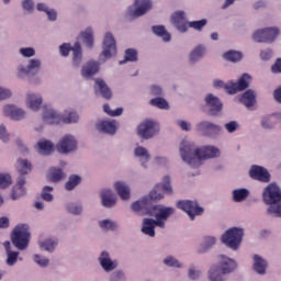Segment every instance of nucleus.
<instances>
[{
  "mask_svg": "<svg viewBox=\"0 0 281 281\" xmlns=\"http://www.w3.org/2000/svg\"><path fill=\"white\" fill-rule=\"evenodd\" d=\"M249 176L254 180H258L260 182H269L270 181V173L268 172L267 169L260 166H251L249 170Z\"/></svg>",
  "mask_w": 281,
  "mask_h": 281,
  "instance_id": "obj_24",
  "label": "nucleus"
},
{
  "mask_svg": "<svg viewBox=\"0 0 281 281\" xmlns=\"http://www.w3.org/2000/svg\"><path fill=\"white\" fill-rule=\"evenodd\" d=\"M114 190L121 201H131V187L125 181L119 180L114 182Z\"/></svg>",
  "mask_w": 281,
  "mask_h": 281,
  "instance_id": "obj_26",
  "label": "nucleus"
},
{
  "mask_svg": "<svg viewBox=\"0 0 281 281\" xmlns=\"http://www.w3.org/2000/svg\"><path fill=\"white\" fill-rule=\"evenodd\" d=\"M224 59L233 63H237L243 58L241 53L235 52V50H229L223 55Z\"/></svg>",
  "mask_w": 281,
  "mask_h": 281,
  "instance_id": "obj_52",
  "label": "nucleus"
},
{
  "mask_svg": "<svg viewBox=\"0 0 281 281\" xmlns=\"http://www.w3.org/2000/svg\"><path fill=\"white\" fill-rule=\"evenodd\" d=\"M150 9H153V1L142 0V14H146Z\"/></svg>",
  "mask_w": 281,
  "mask_h": 281,
  "instance_id": "obj_63",
  "label": "nucleus"
},
{
  "mask_svg": "<svg viewBox=\"0 0 281 281\" xmlns=\"http://www.w3.org/2000/svg\"><path fill=\"white\" fill-rule=\"evenodd\" d=\"M98 262L105 273H113V271H115V269L120 267V262L117 261V259H113L111 257V252L106 250H102L99 254Z\"/></svg>",
  "mask_w": 281,
  "mask_h": 281,
  "instance_id": "obj_10",
  "label": "nucleus"
},
{
  "mask_svg": "<svg viewBox=\"0 0 281 281\" xmlns=\"http://www.w3.org/2000/svg\"><path fill=\"white\" fill-rule=\"evenodd\" d=\"M21 5L24 12H27L29 14L34 12V0H22Z\"/></svg>",
  "mask_w": 281,
  "mask_h": 281,
  "instance_id": "obj_55",
  "label": "nucleus"
},
{
  "mask_svg": "<svg viewBox=\"0 0 281 281\" xmlns=\"http://www.w3.org/2000/svg\"><path fill=\"white\" fill-rule=\"evenodd\" d=\"M25 183H27V179H25V177H19L16 179V182L11 190L12 201H19V199L27 194V189L25 188Z\"/></svg>",
  "mask_w": 281,
  "mask_h": 281,
  "instance_id": "obj_20",
  "label": "nucleus"
},
{
  "mask_svg": "<svg viewBox=\"0 0 281 281\" xmlns=\"http://www.w3.org/2000/svg\"><path fill=\"white\" fill-rule=\"evenodd\" d=\"M95 130L104 135H115L117 133V122L115 120L100 119L95 123Z\"/></svg>",
  "mask_w": 281,
  "mask_h": 281,
  "instance_id": "obj_15",
  "label": "nucleus"
},
{
  "mask_svg": "<svg viewBox=\"0 0 281 281\" xmlns=\"http://www.w3.org/2000/svg\"><path fill=\"white\" fill-rule=\"evenodd\" d=\"M261 125L263 128H272L274 125L273 116L272 115L265 116L261 121Z\"/></svg>",
  "mask_w": 281,
  "mask_h": 281,
  "instance_id": "obj_61",
  "label": "nucleus"
},
{
  "mask_svg": "<svg viewBox=\"0 0 281 281\" xmlns=\"http://www.w3.org/2000/svg\"><path fill=\"white\" fill-rule=\"evenodd\" d=\"M58 244H59V240L56 237H46L37 241L40 250L46 251V254H54V251L58 249Z\"/></svg>",
  "mask_w": 281,
  "mask_h": 281,
  "instance_id": "obj_23",
  "label": "nucleus"
},
{
  "mask_svg": "<svg viewBox=\"0 0 281 281\" xmlns=\"http://www.w3.org/2000/svg\"><path fill=\"white\" fill-rule=\"evenodd\" d=\"M103 111L106 113V115H110V117H120L124 113V109L117 108L116 110H111V105L104 104Z\"/></svg>",
  "mask_w": 281,
  "mask_h": 281,
  "instance_id": "obj_50",
  "label": "nucleus"
},
{
  "mask_svg": "<svg viewBox=\"0 0 281 281\" xmlns=\"http://www.w3.org/2000/svg\"><path fill=\"white\" fill-rule=\"evenodd\" d=\"M26 108L33 113H38L43 106V94L38 92H30L26 94L25 99Z\"/></svg>",
  "mask_w": 281,
  "mask_h": 281,
  "instance_id": "obj_18",
  "label": "nucleus"
},
{
  "mask_svg": "<svg viewBox=\"0 0 281 281\" xmlns=\"http://www.w3.org/2000/svg\"><path fill=\"white\" fill-rule=\"evenodd\" d=\"M206 23H207L206 20L193 21L189 23V27H192L196 31H201L206 25Z\"/></svg>",
  "mask_w": 281,
  "mask_h": 281,
  "instance_id": "obj_59",
  "label": "nucleus"
},
{
  "mask_svg": "<svg viewBox=\"0 0 281 281\" xmlns=\"http://www.w3.org/2000/svg\"><path fill=\"white\" fill-rule=\"evenodd\" d=\"M115 54H117V42L115 41V35L108 31L103 35L102 52L100 58H104V60H111Z\"/></svg>",
  "mask_w": 281,
  "mask_h": 281,
  "instance_id": "obj_8",
  "label": "nucleus"
},
{
  "mask_svg": "<svg viewBox=\"0 0 281 281\" xmlns=\"http://www.w3.org/2000/svg\"><path fill=\"white\" fill-rule=\"evenodd\" d=\"M159 133V123L153 120H146L143 123L142 137L151 138L155 134Z\"/></svg>",
  "mask_w": 281,
  "mask_h": 281,
  "instance_id": "obj_25",
  "label": "nucleus"
},
{
  "mask_svg": "<svg viewBox=\"0 0 281 281\" xmlns=\"http://www.w3.org/2000/svg\"><path fill=\"white\" fill-rule=\"evenodd\" d=\"M240 102L248 109L254 106V104L256 103L255 92L252 90L246 91L240 98Z\"/></svg>",
  "mask_w": 281,
  "mask_h": 281,
  "instance_id": "obj_41",
  "label": "nucleus"
},
{
  "mask_svg": "<svg viewBox=\"0 0 281 281\" xmlns=\"http://www.w3.org/2000/svg\"><path fill=\"white\" fill-rule=\"evenodd\" d=\"M78 122H80V114L72 109L65 110L61 114V124H78Z\"/></svg>",
  "mask_w": 281,
  "mask_h": 281,
  "instance_id": "obj_33",
  "label": "nucleus"
},
{
  "mask_svg": "<svg viewBox=\"0 0 281 281\" xmlns=\"http://www.w3.org/2000/svg\"><path fill=\"white\" fill-rule=\"evenodd\" d=\"M80 36H81L86 47L91 49V47H93V29L87 27L85 31L81 32Z\"/></svg>",
  "mask_w": 281,
  "mask_h": 281,
  "instance_id": "obj_40",
  "label": "nucleus"
},
{
  "mask_svg": "<svg viewBox=\"0 0 281 281\" xmlns=\"http://www.w3.org/2000/svg\"><path fill=\"white\" fill-rule=\"evenodd\" d=\"M279 33L280 32L277 27H267L255 32L252 40L258 43H272Z\"/></svg>",
  "mask_w": 281,
  "mask_h": 281,
  "instance_id": "obj_12",
  "label": "nucleus"
},
{
  "mask_svg": "<svg viewBox=\"0 0 281 281\" xmlns=\"http://www.w3.org/2000/svg\"><path fill=\"white\" fill-rule=\"evenodd\" d=\"M215 241L216 240L214 237H205L201 251H206L211 246L215 244Z\"/></svg>",
  "mask_w": 281,
  "mask_h": 281,
  "instance_id": "obj_62",
  "label": "nucleus"
},
{
  "mask_svg": "<svg viewBox=\"0 0 281 281\" xmlns=\"http://www.w3.org/2000/svg\"><path fill=\"white\" fill-rule=\"evenodd\" d=\"M94 91L95 93H99L102 95V98H105V100H111L113 93L111 92V89L106 85V81L100 78H97L94 80Z\"/></svg>",
  "mask_w": 281,
  "mask_h": 281,
  "instance_id": "obj_28",
  "label": "nucleus"
},
{
  "mask_svg": "<svg viewBox=\"0 0 281 281\" xmlns=\"http://www.w3.org/2000/svg\"><path fill=\"white\" fill-rule=\"evenodd\" d=\"M149 103L155 106V108H158L160 110H168L170 109V104L168 103V101H166V99L164 98H155V99H151L149 101Z\"/></svg>",
  "mask_w": 281,
  "mask_h": 281,
  "instance_id": "obj_48",
  "label": "nucleus"
},
{
  "mask_svg": "<svg viewBox=\"0 0 281 281\" xmlns=\"http://www.w3.org/2000/svg\"><path fill=\"white\" fill-rule=\"evenodd\" d=\"M4 249L7 254V259H5L7 267H14V265L23 260V258L19 257L20 256L19 251L12 250V248H10V241L4 243Z\"/></svg>",
  "mask_w": 281,
  "mask_h": 281,
  "instance_id": "obj_27",
  "label": "nucleus"
},
{
  "mask_svg": "<svg viewBox=\"0 0 281 281\" xmlns=\"http://www.w3.org/2000/svg\"><path fill=\"white\" fill-rule=\"evenodd\" d=\"M72 63L75 67H80L82 64V46L79 42H76L72 46Z\"/></svg>",
  "mask_w": 281,
  "mask_h": 281,
  "instance_id": "obj_36",
  "label": "nucleus"
},
{
  "mask_svg": "<svg viewBox=\"0 0 281 281\" xmlns=\"http://www.w3.org/2000/svg\"><path fill=\"white\" fill-rule=\"evenodd\" d=\"M126 14L130 19H139V16H142V0H135L134 3L127 8Z\"/></svg>",
  "mask_w": 281,
  "mask_h": 281,
  "instance_id": "obj_34",
  "label": "nucleus"
},
{
  "mask_svg": "<svg viewBox=\"0 0 281 281\" xmlns=\"http://www.w3.org/2000/svg\"><path fill=\"white\" fill-rule=\"evenodd\" d=\"M110 281H126V272L122 269L115 270L110 276Z\"/></svg>",
  "mask_w": 281,
  "mask_h": 281,
  "instance_id": "obj_54",
  "label": "nucleus"
},
{
  "mask_svg": "<svg viewBox=\"0 0 281 281\" xmlns=\"http://www.w3.org/2000/svg\"><path fill=\"white\" fill-rule=\"evenodd\" d=\"M82 210L83 209L81 202H69L66 205V212H68V214H72V216H81Z\"/></svg>",
  "mask_w": 281,
  "mask_h": 281,
  "instance_id": "obj_39",
  "label": "nucleus"
},
{
  "mask_svg": "<svg viewBox=\"0 0 281 281\" xmlns=\"http://www.w3.org/2000/svg\"><path fill=\"white\" fill-rule=\"evenodd\" d=\"M236 268V262L225 256H221V268L213 266L209 271V279L211 281H224L223 274L231 273Z\"/></svg>",
  "mask_w": 281,
  "mask_h": 281,
  "instance_id": "obj_6",
  "label": "nucleus"
},
{
  "mask_svg": "<svg viewBox=\"0 0 281 281\" xmlns=\"http://www.w3.org/2000/svg\"><path fill=\"white\" fill-rule=\"evenodd\" d=\"M99 227L103 232H115L120 228V224L111 218H104L99 221Z\"/></svg>",
  "mask_w": 281,
  "mask_h": 281,
  "instance_id": "obj_35",
  "label": "nucleus"
},
{
  "mask_svg": "<svg viewBox=\"0 0 281 281\" xmlns=\"http://www.w3.org/2000/svg\"><path fill=\"white\" fill-rule=\"evenodd\" d=\"M101 205L106 210H113L115 205H117V196H115V192L112 189L105 188L102 189L99 193Z\"/></svg>",
  "mask_w": 281,
  "mask_h": 281,
  "instance_id": "obj_17",
  "label": "nucleus"
},
{
  "mask_svg": "<svg viewBox=\"0 0 281 281\" xmlns=\"http://www.w3.org/2000/svg\"><path fill=\"white\" fill-rule=\"evenodd\" d=\"M100 71V63L90 60L82 65L81 67V77L85 80H91L95 74Z\"/></svg>",
  "mask_w": 281,
  "mask_h": 281,
  "instance_id": "obj_22",
  "label": "nucleus"
},
{
  "mask_svg": "<svg viewBox=\"0 0 281 281\" xmlns=\"http://www.w3.org/2000/svg\"><path fill=\"white\" fill-rule=\"evenodd\" d=\"M11 95H12V90L0 86V102H3L4 100H9Z\"/></svg>",
  "mask_w": 281,
  "mask_h": 281,
  "instance_id": "obj_57",
  "label": "nucleus"
},
{
  "mask_svg": "<svg viewBox=\"0 0 281 281\" xmlns=\"http://www.w3.org/2000/svg\"><path fill=\"white\" fill-rule=\"evenodd\" d=\"M204 47L198 46L191 54H190V61L192 64L196 63L203 55H204Z\"/></svg>",
  "mask_w": 281,
  "mask_h": 281,
  "instance_id": "obj_53",
  "label": "nucleus"
},
{
  "mask_svg": "<svg viewBox=\"0 0 281 281\" xmlns=\"http://www.w3.org/2000/svg\"><path fill=\"white\" fill-rule=\"evenodd\" d=\"M196 131L201 132L203 135L211 136L220 133L221 127L210 122H201L196 125Z\"/></svg>",
  "mask_w": 281,
  "mask_h": 281,
  "instance_id": "obj_30",
  "label": "nucleus"
},
{
  "mask_svg": "<svg viewBox=\"0 0 281 281\" xmlns=\"http://www.w3.org/2000/svg\"><path fill=\"white\" fill-rule=\"evenodd\" d=\"M180 155L182 160L188 162L191 167H199L202 160L218 157L220 150L213 146L196 148L194 144L183 140L180 146Z\"/></svg>",
  "mask_w": 281,
  "mask_h": 281,
  "instance_id": "obj_1",
  "label": "nucleus"
},
{
  "mask_svg": "<svg viewBox=\"0 0 281 281\" xmlns=\"http://www.w3.org/2000/svg\"><path fill=\"white\" fill-rule=\"evenodd\" d=\"M12 183V175L10 172H0V190H8Z\"/></svg>",
  "mask_w": 281,
  "mask_h": 281,
  "instance_id": "obj_44",
  "label": "nucleus"
},
{
  "mask_svg": "<svg viewBox=\"0 0 281 281\" xmlns=\"http://www.w3.org/2000/svg\"><path fill=\"white\" fill-rule=\"evenodd\" d=\"M42 120L44 124L58 125L61 124V113L52 106H44Z\"/></svg>",
  "mask_w": 281,
  "mask_h": 281,
  "instance_id": "obj_16",
  "label": "nucleus"
},
{
  "mask_svg": "<svg viewBox=\"0 0 281 281\" xmlns=\"http://www.w3.org/2000/svg\"><path fill=\"white\" fill-rule=\"evenodd\" d=\"M250 79L251 77L248 74H244L237 82H232L225 86V89L229 94H235L238 91L247 89L249 87Z\"/></svg>",
  "mask_w": 281,
  "mask_h": 281,
  "instance_id": "obj_19",
  "label": "nucleus"
},
{
  "mask_svg": "<svg viewBox=\"0 0 281 281\" xmlns=\"http://www.w3.org/2000/svg\"><path fill=\"white\" fill-rule=\"evenodd\" d=\"M149 213L151 216H155L156 220L145 218L143 221L142 232L150 237H155V227H166V221H168L170 215L175 214V209L159 204L154 205Z\"/></svg>",
  "mask_w": 281,
  "mask_h": 281,
  "instance_id": "obj_2",
  "label": "nucleus"
},
{
  "mask_svg": "<svg viewBox=\"0 0 281 281\" xmlns=\"http://www.w3.org/2000/svg\"><path fill=\"white\" fill-rule=\"evenodd\" d=\"M32 161H30L27 158H19L15 162V169L16 172H19L20 177H23L24 175H30L33 170Z\"/></svg>",
  "mask_w": 281,
  "mask_h": 281,
  "instance_id": "obj_29",
  "label": "nucleus"
},
{
  "mask_svg": "<svg viewBox=\"0 0 281 281\" xmlns=\"http://www.w3.org/2000/svg\"><path fill=\"white\" fill-rule=\"evenodd\" d=\"M262 199L266 204L270 205L267 210L268 214L281 217V203L276 205L281 202L280 188L274 183L269 184L263 191Z\"/></svg>",
  "mask_w": 281,
  "mask_h": 281,
  "instance_id": "obj_4",
  "label": "nucleus"
},
{
  "mask_svg": "<svg viewBox=\"0 0 281 281\" xmlns=\"http://www.w3.org/2000/svg\"><path fill=\"white\" fill-rule=\"evenodd\" d=\"M52 192H54V187L52 186L43 187L41 192V196L43 201H46L47 203H52V201H54V194H52Z\"/></svg>",
  "mask_w": 281,
  "mask_h": 281,
  "instance_id": "obj_47",
  "label": "nucleus"
},
{
  "mask_svg": "<svg viewBox=\"0 0 281 281\" xmlns=\"http://www.w3.org/2000/svg\"><path fill=\"white\" fill-rule=\"evenodd\" d=\"M30 225L18 224L11 233V243L19 251H25L30 247Z\"/></svg>",
  "mask_w": 281,
  "mask_h": 281,
  "instance_id": "obj_5",
  "label": "nucleus"
},
{
  "mask_svg": "<svg viewBox=\"0 0 281 281\" xmlns=\"http://www.w3.org/2000/svg\"><path fill=\"white\" fill-rule=\"evenodd\" d=\"M131 210L133 214L139 216L142 214V200H137L131 204Z\"/></svg>",
  "mask_w": 281,
  "mask_h": 281,
  "instance_id": "obj_60",
  "label": "nucleus"
},
{
  "mask_svg": "<svg viewBox=\"0 0 281 281\" xmlns=\"http://www.w3.org/2000/svg\"><path fill=\"white\" fill-rule=\"evenodd\" d=\"M165 265L169 266V267H177L180 268L181 263H179V260L175 259L173 257H167L164 260Z\"/></svg>",
  "mask_w": 281,
  "mask_h": 281,
  "instance_id": "obj_64",
  "label": "nucleus"
},
{
  "mask_svg": "<svg viewBox=\"0 0 281 281\" xmlns=\"http://www.w3.org/2000/svg\"><path fill=\"white\" fill-rule=\"evenodd\" d=\"M223 109V104L218 98L213 94H207L205 97V110L212 116L217 115Z\"/></svg>",
  "mask_w": 281,
  "mask_h": 281,
  "instance_id": "obj_21",
  "label": "nucleus"
},
{
  "mask_svg": "<svg viewBox=\"0 0 281 281\" xmlns=\"http://www.w3.org/2000/svg\"><path fill=\"white\" fill-rule=\"evenodd\" d=\"M19 54L22 58H34L36 56V49L34 47H20L19 48Z\"/></svg>",
  "mask_w": 281,
  "mask_h": 281,
  "instance_id": "obj_49",
  "label": "nucleus"
},
{
  "mask_svg": "<svg viewBox=\"0 0 281 281\" xmlns=\"http://www.w3.org/2000/svg\"><path fill=\"white\" fill-rule=\"evenodd\" d=\"M151 31L154 34L161 37L165 42H169L171 38L170 34L166 31L164 25L153 26Z\"/></svg>",
  "mask_w": 281,
  "mask_h": 281,
  "instance_id": "obj_46",
  "label": "nucleus"
},
{
  "mask_svg": "<svg viewBox=\"0 0 281 281\" xmlns=\"http://www.w3.org/2000/svg\"><path fill=\"white\" fill-rule=\"evenodd\" d=\"M243 235V229L233 227L222 236V241L229 248L236 250L241 243Z\"/></svg>",
  "mask_w": 281,
  "mask_h": 281,
  "instance_id": "obj_9",
  "label": "nucleus"
},
{
  "mask_svg": "<svg viewBox=\"0 0 281 281\" xmlns=\"http://www.w3.org/2000/svg\"><path fill=\"white\" fill-rule=\"evenodd\" d=\"M43 67V61L40 58H31L27 60L26 66L25 65H19L16 68V75L18 78H21V80H25V78H32L31 83L32 85H42L41 77L38 76V72L41 71Z\"/></svg>",
  "mask_w": 281,
  "mask_h": 281,
  "instance_id": "obj_3",
  "label": "nucleus"
},
{
  "mask_svg": "<svg viewBox=\"0 0 281 281\" xmlns=\"http://www.w3.org/2000/svg\"><path fill=\"white\" fill-rule=\"evenodd\" d=\"M59 155H74L78 150V138L72 134L64 135L55 146Z\"/></svg>",
  "mask_w": 281,
  "mask_h": 281,
  "instance_id": "obj_7",
  "label": "nucleus"
},
{
  "mask_svg": "<svg viewBox=\"0 0 281 281\" xmlns=\"http://www.w3.org/2000/svg\"><path fill=\"white\" fill-rule=\"evenodd\" d=\"M171 21L173 23V25L178 29V31L180 32H186L188 31V23H186V13L184 12H176L172 16H171Z\"/></svg>",
  "mask_w": 281,
  "mask_h": 281,
  "instance_id": "obj_32",
  "label": "nucleus"
},
{
  "mask_svg": "<svg viewBox=\"0 0 281 281\" xmlns=\"http://www.w3.org/2000/svg\"><path fill=\"white\" fill-rule=\"evenodd\" d=\"M32 260L41 269H47V267H49V262H50L49 258H47L46 256L41 255V254H34L32 256Z\"/></svg>",
  "mask_w": 281,
  "mask_h": 281,
  "instance_id": "obj_42",
  "label": "nucleus"
},
{
  "mask_svg": "<svg viewBox=\"0 0 281 281\" xmlns=\"http://www.w3.org/2000/svg\"><path fill=\"white\" fill-rule=\"evenodd\" d=\"M177 207L184 211L190 216L191 221H194L195 216L202 215L204 212L195 201L190 200L179 201Z\"/></svg>",
  "mask_w": 281,
  "mask_h": 281,
  "instance_id": "obj_13",
  "label": "nucleus"
},
{
  "mask_svg": "<svg viewBox=\"0 0 281 281\" xmlns=\"http://www.w3.org/2000/svg\"><path fill=\"white\" fill-rule=\"evenodd\" d=\"M80 183H82V177L78 175H72L68 178V181L65 183V190H67V192H71L72 190H76V188H78Z\"/></svg>",
  "mask_w": 281,
  "mask_h": 281,
  "instance_id": "obj_37",
  "label": "nucleus"
},
{
  "mask_svg": "<svg viewBox=\"0 0 281 281\" xmlns=\"http://www.w3.org/2000/svg\"><path fill=\"white\" fill-rule=\"evenodd\" d=\"M255 263H254V269L257 273L263 274L266 272L267 268V261L263 260L260 256L255 255L254 257Z\"/></svg>",
  "mask_w": 281,
  "mask_h": 281,
  "instance_id": "obj_43",
  "label": "nucleus"
},
{
  "mask_svg": "<svg viewBox=\"0 0 281 281\" xmlns=\"http://www.w3.org/2000/svg\"><path fill=\"white\" fill-rule=\"evenodd\" d=\"M4 117H10L14 122H21L27 117V111L12 104H7L2 108Z\"/></svg>",
  "mask_w": 281,
  "mask_h": 281,
  "instance_id": "obj_14",
  "label": "nucleus"
},
{
  "mask_svg": "<svg viewBox=\"0 0 281 281\" xmlns=\"http://www.w3.org/2000/svg\"><path fill=\"white\" fill-rule=\"evenodd\" d=\"M164 193L172 194V186L168 176L162 179V183L156 184L153 191L149 192V198L154 201L161 200L164 199Z\"/></svg>",
  "mask_w": 281,
  "mask_h": 281,
  "instance_id": "obj_11",
  "label": "nucleus"
},
{
  "mask_svg": "<svg viewBox=\"0 0 281 281\" xmlns=\"http://www.w3.org/2000/svg\"><path fill=\"white\" fill-rule=\"evenodd\" d=\"M249 192L246 189H237L233 191V200L235 202H241L248 196Z\"/></svg>",
  "mask_w": 281,
  "mask_h": 281,
  "instance_id": "obj_51",
  "label": "nucleus"
},
{
  "mask_svg": "<svg viewBox=\"0 0 281 281\" xmlns=\"http://www.w3.org/2000/svg\"><path fill=\"white\" fill-rule=\"evenodd\" d=\"M69 52H74V47H71V44L64 43L59 46V53L61 56L64 57L69 56Z\"/></svg>",
  "mask_w": 281,
  "mask_h": 281,
  "instance_id": "obj_56",
  "label": "nucleus"
},
{
  "mask_svg": "<svg viewBox=\"0 0 281 281\" xmlns=\"http://www.w3.org/2000/svg\"><path fill=\"white\" fill-rule=\"evenodd\" d=\"M137 60V50L128 48L125 50L124 59L119 61V65H126V63H135Z\"/></svg>",
  "mask_w": 281,
  "mask_h": 281,
  "instance_id": "obj_45",
  "label": "nucleus"
},
{
  "mask_svg": "<svg viewBox=\"0 0 281 281\" xmlns=\"http://www.w3.org/2000/svg\"><path fill=\"white\" fill-rule=\"evenodd\" d=\"M38 155H43L47 157L54 153V143L52 140H47L45 138L40 139L36 145Z\"/></svg>",
  "mask_w": 281,
  "mask_h": 281,
  "instance_id": "obj_31",
  "label": "nucleus"
},
{
  "mask_svg": "<svg viewBox=\"0 0 281 281\" xmlns=\"http://www.w3.org/2000/svg\"><path fill=\"white\" fill-rule=\"evenodd\" d=\"M0 139L1 142H4V144L10 142V134H8V127H5L4 124L0 125Z\"/></svg>",
  "mask_w": 281,
  "mask_h": 281,
  "instance_id": "obj_58",
  "label": "nucleus"
},
{
  "mask_svg": "<svg viewBox=\"0 0 281 281\" xmlns=\"http://www.w3.org/2000/svg\"><path fill=\"white\" fill-rule=\"evenodd\" d=\"M48 179L53 181V183H58V181L65 179V172H63L60 168L52 167L48 171Z\"/></svg>",
  "mask_w": 281,
  "mask_h": 281,
  "instance_id": "obj_38",
  "label": "nucleus"
}]
</instances>
